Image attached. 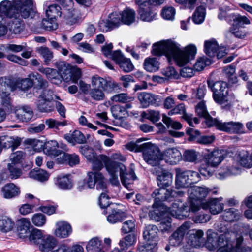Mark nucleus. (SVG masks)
I'll return each mask as SVG.
<instances>
[{
  "instance_id": "1",
  "label": "nucleus",
  "mask_w": 252,
  "mask_h": 252,
  "mask_svg": "<svg viewBox=\"0 0 252 252\" xmlns=\"http://www.w3.org/2000/svg\"><path fill=\"white\" fill-rule=\"evenodd\" d=\"M0 12L14 19L9 23L10 31L20 33L23 29V23L20 17L26 19L39 17L33 0H5L0 3Z\"/></svg>"
},
{
  "instance_id": "2",
  "label": "nucleus",
  "mask_w": 252,
  "mask_h": 252,
  "mask_svg": "<svg viewBox=\"0 0 252 252\" xmlns=\"http://www.w3.org/2000/svg\"><path fill=\"white\" fill-rule=\"evenodd\" d=\"M216 228L222 234L219 235L211 229L207 231L205 245L209 250L212 251L218 248L216 252H252L250 247L241 248L243 241L241 236L237 239L236 247H233L232 239L233 233L225 224L218 223L216 225Z\"/></svg>"
},
{
  "instance_id": "3",
  "label": "nucleus",
  "mask_w": 252,
  "mask_h": 252,
  "mask_svg": "<svg viewBox=\"0 0 252 252\" xmlns=\"http://www.w3.org/2000/svg\"><path fill=\"white\" fill-rule=\"evenodd\" d=\"M152 53L156 56L164 55L169 63L174 61L177 65L182 66L194 58L196 48L194 45H189L182 50L176 42L161 41L153 45Z\"/></svg>"
},
{
  "instance_id": "4",
  "label": "nucleus",
  "mask_w": 252,
  "mask_h": 252,
  "mask_svg": "<svg viewBox=\"0 0 252 252\" xmlns=\"http://www.w3.org/2000/svg\"><path fill=\"white\" fill-rule=\"evenodd\" d=\"M210 190L205 187L192 186L188 190L189 209L181 201L176 200L166 211L178 219H183L189 216V211L195 213L201 208V201L205 198Z\"/></svg>"
},
{
  "instance_id": "5",
  "label": "nucleus",
  "mask_w": 252,
  "mask_h": 252,
  "mask_svg": "<svg viewBox=\"0 0 252 252\" xmlns=\"http://www.w3.org/2000/svg\"><path fill=\"white\" fill-rule=\"evenodd\" d=\"M152 172L157 175V183L160 187V189L155 190L152 193V196L155 197V202L153 205L154 207L158 208L164 205L162 202L172 201L175 198L181 196L184 194L181 191L165 189L172 184L173 175L170 172L164 169L161 166L154 167Z\"/></svg>"
},
{
  "instance_id": "6",
  "label": "nucleus",
  "mask_w": 252,
  "mask_h": 252,
  "mask_svg": "<svg viewBox=\"0 0 252 252\" xmlns=\"http://www.w3.org/2000/svg\"><path fill=\"white\" fill-rule=\"evenodd\" d=\"M102 159L106 170L110 176L109 181L113 185L118 186L120 184L117 174L118 169L121 182L126 188L136 179V176L132 168H129L127 171L126 166L122 163L113 162L106 157H103Z\"/></svg>"
},
{
  "instance_id": "7",
  "label": "nucleus",
  "mask_w": 252,
  "mask_h": 252,
  "mask_svg": "<svg viewBox=\"0 0 252 252\" xmlns=\"http://www.w3.org/2000/svg\"><path fill=\"white\" fill-rule=\"evenodd\" d=\"M158 232V228L156 225L150 224L146 226L143 231V236L147 243L140 244L138 247V251L142 252H157Z\"/></svg>"
},
{
  "instance_id": "8",
  "label": "nucleus",
  "mask_w": 252,
  "mask_h": 252,
  "mask_svg": "<svg viewBox=\"0 0 252 252\" xmlns=\"http://www.w3.org/2000/svg\"><path fill=\"white\" fill-rule=\"evenodd\" d=\"M225 151L221 150H215L205 156L204 164L199 170L202 175L207 177L212 174L211 167H217L224 158Z\"/></svg>"
},
{
  "instance_id": "9",
  "label": "nucleus",
  "mask_w": 252,
  "mask_h": 252,
  "mask_svg": "<svg viewBox=\"0 0 252 252\" xmlns=\"http://www.w3.org/2000/svg\"><path fill=\"white\" fill-rule=\"evenodd\" d=\"M87 180L78 182L77 189L81 191L88 188L93 189L96 185V188L99 191H105L106 185L104 182V177L101 172L91 171L87 174Z\"/></svg>"
},
{
  "instance_id": "10",
  "label": "nucleus",
  "mask_w": 252,
  "mask_h": 252,
  "mask_svg": "<svg viewBox=\"0 0 252 252\" xmlns=\"http://www.w3.org/2000/svg\"><path fill=\"white\" fill-rule=\"evenodd\" d=\"M141 148L144 159L147 163L153 166V168L161 166L160 162L162 160V154L156 145L145 143L142 144Z\"/></svg>"
},
{
  "instance_id": "11",
  "label": "nucleus",
  "mask_w": 252,
  "mask_h": 252,
  "mask_svg": "<svg viewBox=\"0 0 252 252\" xmlns=\"http://www.w3.org/2000/svg\"><path fill=\"white\" fill-rule=\"evenodd\" d=\"M66 2L68 3L67 6L63 4L62 13L65 23L68 25H73L81 20L83 14L72 6L73 2L71 0H66Z\"/></svg>"
},
{
  "instance_id": "12",
  "label": "nucleus",
  "mask_w": 252,
  "mask_h": 252,
  "mask_svg": "<svg viewBox=\"0 0 252 252\" xmlns=\"http://www.w3.org/2000/svg\"><path fill=\"white\" fill-rule=\"evenodd\" d=\"M58 143L55 140L48 142L46 145L44 152L50 156L55 158V161L58 164L66 163L68 153H66L57 149Z\"/></svg>"
},
{
  "instance_id": "13",
  "label": "nucleus",
  "mask_w": 252,
  "mask_h": 252,
  "mask_svg": "<svg viewBox=\"0 0 252 252\" xmlns=\"http://www.w3.org/2000/svg\"><path fill=\"white\" fill-rule=\"evenodd\" d=\"M16 89L10 79L6 77H0V100H3L5 105L8 104L9 101H12L10 94Z\"/></svg>"
},
{
  "instance_id": "14",
  "label": "nucleus",
  "mask_w": 252,
  "mask_h": 252,
  "mask_svg": "<svg viewBox=\"0 0 252 252\" xmlns=\"http://www.w3.org/2000/svg\"><path fill=\"white\" fill-rule=\"evenodd\" d=\"M191 223L189 221L185 222L178 228L170 236L169 243L170 246H179L182 243L184 237L190 228Z\"/></svg>"
},
{
  "instance_id": "15",
  "label": "nucleus",
  "mask_w": 252,
  "mask_h": 252,
  "mask_svg": "<svg viewBox=\"0 0 252 252\" xmlns=\"http://www.w3.org/2000/svg\"><path fill=\"white\" fill-rule=\"evenodd\" d=\"M214 126L221 131L230 133L242 134L244 133V126L240 122L233 121L222 122L217 120Z\"/></svg>"
},
{
  "instance_id": "16",
  "label": "nucleus",
  "mask_w": 252,
  "mask_h": 252,
  "mask_svg": "<svg viewBox=\"0 0 252 252\" xmlns=\"http://www.w3.org/2000/svg\"><path fill=\"white\" fill-rule=\"evenodd\" d=\"M91 85L93 88H99L107 92H111L117 87V85L114 82L108 81L98 75L92 76Z\"/></svg>"
},
{
  "instance_id": "17",
  "label": "nucleus",
  "mask_w": 252,
  "mask_h": 252,
  "mask_svg": "<svg viewBox=\"0 0 252 252\" xmlns=\"http://www.w3.org/2000/svg\"><path fill=\"white\" fill-rule=\"evenodd\" d=\"M55 67L58 70L61 82H69L72 79V68L64 61H57L55 63Z\"/></svg>"
},
{
  "instance_id": "18",
  "label": "nucleus",
  "mask_w": 252,
  "mask_h": 252,
  "mask_svg": "<svg viewBox=\"0 0 252 252\" xmlns=\"http://www.w3.org/2000/svg\"><path fill=\"white\" fill-rule=\"evenodd\" d=\"M181 158V152L176 148H169L162 154V159L171 165L176 164Z\"/></svg>"
},
{
  "instance_id": "19",
  "label": "nucleus",
  "mask_w": 252,
  "mask_h": 252,
  "mask_svg": "<svg viewBox=\"0 0 252 252\" xmlns=\"http://www.w3.org/2000/svg\"><path fill=\"white\" fill-rule=\"evenodd\" d=\"M72 232L71 225L64 220H59L56 223L54 235L59 238H66Z\"/></svg>"
},
{
  "instance_id": "20",
  "label": "nucleus",
  "mask_w": 252,
  "mask_h": 252,
  "mask_svg": "<svg viewBox=\"0 0 252 252\" xmlns=\"http://www.w3.org/2000/svg\"><path fill=\"white\" fill-rule=\"evenodd\" d=\"M13 112L15 114L16 117L22 122H29L33 116L32 108L26 105L20 107H14V110Z\"/></svg>"
},
{
  "instance_id": "21",
  "label": "nucleus",
  "mask_w": 252,
  "mask_h": 252,
  "mask_svg": "<svg viewBox=\"0 0 252 252\" xmlns=\"http://www.w3.org/2000/svg\"><path fill=\"white\" fill-rule=\"evenodd\" d=\"M222 198H210L204 204L202 207L204 209H209L213 215L220 213L224 208V204L222 203Z\"/></svg>"
},
{
  "instance_id": "22",
  "label": "nucleus",
  "mask_w": 252,
  "mask_h": 252,
  "mask_svg": "<svg viewBox=\"0 0 252 252\" xmlns=\"http://www.w3.org/2000/svg\"><path fill=\"white\" fill-rule=\"evenodd\" d=\"M213 98L215 102L221 106L223 109L229 110L231 108L232 103L235 100L233 94L226 95L218 94L217 93H213Z\"/></svg>"
},
{
  "instance_id": "23",
  "label": "nucleus",
  "mask_w": 252,
  "mask_h": 252,
  "mask_svg": "<svg viewBox=\"0 0 252 252\" xmlns=\"http://www.w3.org/2000/svg\"><path fill=\"white\" fill-rule=\"evenodd\" d=\"M138 97L144 107H147L150 104L158 105V103L161 101L160 96L145 92L140 93Z\"/></svg>"
},
{
  "instance_id": "24",
  "label": "nucleus",
  "mask_w": 252,
  "mask_h": 252,
  "mask_svg": "<svg viewBox=\"0 0 252 252\" xmlns=\"http://www.w3.org/2000/svg\"><path fill=\"white\" fill-rule=\"evenodd\" d=\"M203 235L201 230H193L188 238L187 243L193 247H200L204 243Z\"/></svg>"
},
{
  "instance_id": "25",
  "label": "nucleus",
  "mask_w": 252,
  "mask_h": 252,
  "mask_svg": "<svg viewBox=\"0 0 252 252\" xmlns=\"http://www.w3.org/2000/svg\"><path fill=\"white\" fill-rule=\"evenodd\" d=\"M196 112L198 116L205 119L206 124L209 126H214L217 119H213L210 116L204 102L201 101L197 105Z\"/></svg>"
},
{
  "instance_id": "26",
  "label": "nucleus",
  "mask_w": 252,
  "mask_h": 252,
  "mask_svg": "<svg viewBox=\"0 0 252 252\" xmlns=\"http://www.w3.org/2000/svg\"><path fill=\"white\" fill-rule=\"evenodd\" d=\"M30 77L33 79V82L34 80H36L37 81V84L33 88V93H29L28 94H26V96L28 98H31L32 95H36L35 93L37 92L38 90L42 89L43 90L48 86L47 81L39 74L37 73H31Z\"/></svg>"
},
{
  "instance_id": "27",
  "label": "nucleus",
  "mask_w": 252,
  "mask_h": 252,
  "mask_svg": "<svg viewBox=\"0 0 252 252\" xmlns=\"http://www.w3.org/2000/svg\"><path fill=\"white\" fill-rule=\"evenodd\" d=\"M106 212L109 213L107 216V221L112 224H114L118 221H122L123 220L126 218L125 213L118 209H114L110 207L107 209Z\"/></svg>"
},
{
  "instance_id": "28",
  "label": "nucleus",
  "mask_w": 252,
  "mask_h": 252,
  "mask_svg": "<svg viewBox=\"0 0 252 252\" xmlns=\"http://www.w3.org/2000/svg\"><path fill=\"white\" fill-rule=\"evenodd\" d=\"M242 172V168L239 166H223L219 170L217 177L220 179H223L233 175H237Z\"/></svg>"
},
{
  "instance_id": "29",
  "label": "nucleus",
  "mask_w": 252,
  "mask_h": 252,
  "mask_svg": "<svg viewBox=\"0 0 252 252\" xmlns=\"http://www.w3.org/2000/svg\"><path fill=\"white\" fill-rule=\"evenodd\" d=\"M64 138L73 146L76 144H83L86 142L85 136L79 130H74L72 133L64 134Z\"/></svg>"
},
{
  "instance_id": "30",
  "label": "nucleus",
  "mask_w": 252,
  "mask_h": 252,
  "mask_svg": "<svg viewBox=\"0 0 252 252\" xmlns=\"http://www.w3.org/2000/svg\"><path fill=\"white\" fill-rule=\"evenodd\" d=\"M57 245L56 239L52 236L48 234L42 238V242L38 246L39 250L42 252H49L51 251Z\"/></svg>"
},
{
  "instance_id": "31",
  "label": "nucleus",
  "mask_w": 252,
  "mask_h": 252,
  "mask_svg": "<svg viewBox=\"0 0 252 252\" xmlns=\"http://www.w3.org/2000/svg\"><path fill=\"white\" fill-rule=\"evenodd\" d=\"M31 224L27 218H22L18 220L17 230L20 238H24L30 234Z\"/></svg>"
},
{
  "instance_id": "32",
  "label": "nucleus",
  "mask_w": 252,
  "mask_h": 252,
  "mask_svg": "<svg viewBox=\"0 0 252 252\" xmlns=\"http://www.w3.org/2000/svg\"><path fill=\"white\" fill-rule=\"evenodd\" d=\"M175 114L183 115V118L189 124V126H193L192 124V115H189L186 113L185 106L184 104H180L176 107L172 109L168 112L169 115H173Z\"/></svg>"
},
{
  "instance_id": "33",
  "label": "nucleus",
  "mask_w": 252,
  "mask_h": 252,
  "mask_svg": "<svg viewBox=\"0 0 252 252\" xmlns=\"http://www.w3.org/2000/svg\"><path fill=\"white\" fill-rule=\"evenodd\" d=\"M38 70L41 73L45 74L48 79L50 80L52 83L55 84L59 85L61 83V77L59 76L58 70L51 68H44L40 67Z\"/></svg>"
},
{
  "instance_id": "34",
  "label": "nucleus",
  "mask_w": 252,
  "mask_h": 252,
  "mask_svg": "<svg viewBox=\"0 0 252 252\" xmlns=\"http://www.w3.org/2000/svg\"><path fill=\"white\" fill-rule=\"evenodd\" d=\"M227 19L228 23L233 22L231 26L236 28L243 27L244 25H248L250 23L249 19L246 16L234 13H231Z\"/></svg>"
},
{
  "instance_id": "35",
  "label": "nucleus",
  "mask_w": 252,
  "mask_h": 252,
  "mask_svg": "<svg viewBox=\"0 0 252 252\" xmlns=\"http://www.w3.org/2000/svg\"><path fill=\"white\" fill-rule=\"evenodd\" d=\"M3 197L10 199L18 196L20 193L19 189L13 183L6 184L1 189Z\"/></svg>"
},
{
  "instance_id": "36",
  "label": "nucleus",
  "mask_w": 252,
  "mask_h": 252,
  "mask_svg": "<svg viewBox=\"0 0 252 252\" xmlns=\"http://www.w3.org/2000/svg\"><path fill=\"white\" fill-rule=\"evenodd\" d=\"M55 185L60 189L68 190L72 188L73 184L68 175L58 176L54 179Z\"/></svg>"
},
{
  "instance_id": "37",
  "label": "nucleus",
  "mask_w": 252,
  "mask_h": 252,
  "mask_svg": "<svg viewBox=\"0 0 252 252\" xmlns=\"http://www.w3.org/2000/svg\"><path fill=\"white\" fill-rule=\"evenodd\" d=\"M138 14L144 21L150 22L155 19L156 13L152 10L151 5L139 8Z\"/></svg>"
},
{
  "instance_id": "38",
  "label": "nucleus",
  "mask_w": 252,
  "mask_h": 252,
  "mask_svg": "<svg viewBox=\"0 0 252 252\" xmlns=\"http://www.w3.org/2000/svg\"><path fill=\"white\" fill-rule=\"evenodd\" d=\"M122 23L127 25H130L135 21L136 13L134 10L126 8L120 12Z\"/></svg>"
},
{
  "instance_id": "39",
  "label": "nucleus",
  "mask_w": 252,
  "mask_h": 252,
  "mask_svg": "<svg viewBox=\"0 0 252 252\" xmlns=\"http://www.w3.org/2000/svg\"><path fill=\"white\" fill-rule=\"evenodd\" d=\"M36 51L43 59L44 64L49 65L54 58L53 52L46 46L38 48Z\"/></svg>"
},
{
  "instance_id": "40",
  "label": "nucleus",
  "mask_w": 252,
  "mask_h": 252,
  "mask_svg": "<svg viewBox=\"0 0 252 252\" xmlns=\"http://www.w3.org/2000/svg\"><path fill=\"white\" fill-rule=\"evenodd\" d=\"M176 185L179 188H187L190 185L185 171L179 169L176 171Z\"/></svg>"
},
{
  "instance_id": "41",
  "label": "nucleus",
  "mask_w": 252,
  "mask_h": 252,
  "mask_svg": "<svg viewBox=\"0 0 252 252\" xmlns=\"http://www.w3.org/2000/svg\"><path fill=\"white\" fill-rule=\"evenodd\" d=\"M46 234H44L41 230L36 228L33 229L29 235V240L31 244L37 245L38 247L42 238L44 237Z\"/></svg>"
},
{
  "instance_id": "42",
  "label": "nucleus",
  "mask_w": 252,
  "mask_h": 252,
  "mask_svg": "<svg viewBox=\"0 0 252 252\" xmlns=\"http://www.w3.org/2000/svg\"><path fill=\"white\" fill-rule=\"evenodd\" d=\"M241 216L240 212L235 208L226 209L221 217L226 221H234L238 220Z\"/></svg>"
},
{
  "instance_id": "43",
  "label": "nucleus",
  "mask_w": 252,
  "mask_h": 252,
  "mask_svg": "<svg viewBox=\"0 0 252 252\" xmlns=\"http://www.w3.org/2000/svg\"><path fill=\"white\" fill-rule=\"evenodd\" d=\"M2 141H3V146L6 148H12V150L17 148L21 143L20 138L13 137L1 135Z\"/></svg>"
},
{
  "instance_id": "44",
  "label": "nucleus",
  "mask_w": 252,
  "mask_h": 252,
  "mask_svg": "<svg viewBox=\"0 0 252 252\" xmlns=\"http://www.w3.org/2000/svg\"><path fill=\"white\" fill-rule=\"evenodd\" d=\"M29 175L30 178L40 182L46 181L49 177V174L47 171L41 169L31 170L29 172Z\"/></svg>"
},
{
  "instance_id": "45",
  "label": "nucleus",
  "mask_w": 252,
  "mask_h": 252,
  "mask_svg": "<svg viewBox=\"0 0 252 252\" xmlns=\"http://www.w3.org/2000/svg\"><path fill=\"white\" fill-rule=\"evenodd\" d=\"M144 68L148 72H155L159 67V63L157 58H148L144 61Z\"/></svg>"
},
{
  "instance_id": "46",
  "label": "nucleus",
  "mask_w": 252,
  "mask_h": 252,
  "mask_svg": "<svg viewBox=\"0 0 252 252\" xmlns=\"http://www.w3.org/2000/svg\"><path fill=\"white\" fill-rule=\"evenodd\" d=\"M219 49V45L216 40L212 39L206 41L204 43V51L209 57H214Z\"/></svg>"
},
{
  "instance_id": "47",
  "label": "nucleus",
  "mask_w": 252,
  "mask_h": 252,
  "mask_svg": "<svg viewBox=\"0 0 252 252\" xmlns=\"http://www.w3.org/2000/svg\"><path fill=\"white\" fill-rule=\"evenodd\" d=\"M88 252H104L102 251L101 242L98 238H93L91 239L86 246Z\"/></svg>"
},
{
  "instance_id": "48",
  "label": "nucleus",
  "mask_w": 252,
  "mask_h": 252,
  "mask_svg": "<svg viewBox=\"0 0 252 252\" xmlns=\"http://www.w3.org/2000/svg\"><path fill=\"white\" fill-rule=\"evenodd\" d=\"M1 107H0V123L4 121L6 115L12 112L14 110V106L12 104V101H9V104L5 105L3 100H0Z\"/></svg>"
},
{
  "instance_id": "49",
  "label": "nucleus",
  "mask_w": 252,
  "mask_h": 252,
  "mask_svg": "<svg viewBox=\"0 0 252 252\" xmlns=\"http://www.w3.org/2000/svg\"><path fill=\"white\" fill-rule=\"evenodd\" d=\"M14 225V222L9 217L5 216L0 219V231L2 232L10 231Z\"/></svg>"
},
{
  "instance_id": "50",
  "label": "nucleus",
  "mask_w": 252,
  "mask_h": 252,
  "mask_svg": "<svg viewBox=\"0 0 252 252\" xmlns=\"http://www.w3.org/2000/svg\"><path fill=\"white\" fill-rule=\"evenodd\" d=\"M36 106L38 110L41 112H50L54 109V105L51 102L41 99H38L36 102Z\"/></svg>"
},
{
  "instance_id": "51",
  "label": "nucleus",
  "mask_w": 252,
  "mask_h": 252,
  "mask_svg": "<svg viewBox=\"0 0 252 252\" xmlns=\"http://www.w3.org/2000/svg\"><path fill=\"white\" fill-rule=\"evenodd\" d=\"M142 118L147 119L155 123L158 121L160 119V114L159 111L149 109L141 113Z\"/></svg>"
},
{
  "instance_id": "52",
  "label": "nucleus",
  "mask_w": 252,
  "mask_h": 252,
  "mask_svg": "<svg viewBox=\"0 0 252 252\" xmlns=\"http://www.w3.org/2000/svg\"><path fill=\"white\" fill-rule=\"evenodd\" d=\"M206 9L203 6L198 7L193 15V22L197 24L202 23L205 19Z\"/></svg>"
},
{
  "instance_id": "53",
  "label": "nucleus",
  "mask_w": 252,
  "mask_h": 252,
  "mask_svg": "<svg viewBox=\"0 0 252 252\" xmlns=\"http://www.w3.org/2000/svg\"><path fill=\"white\" fill-rule=\"evenodd\" d=\"M212 89L214 93L216 92L218 94L226 95L229 94V89L227 86L226 82H216L213 85Z\"/></svg>"
},
{
  "instance_id": "54",
  "label": "nucleus",
  "mask_w": 252,
  "mask_h": 252,
  "mask_svg": "<svg viewBox=\"0 0 252 252\" xmlns=\"http://www.w3.org/2000/svg\"><path fill=\"white\" fill-rule=\"evenodd\" d=\"M113 116L116 119H121L127 115V111L124 107L115 105L111 107Z\"/></svg>"
},
{
  "instance_id": "55",
  "label": "nucleus",
  "mask_w": 252,
  "mask_h": 252,
  "mask_svg": "<svg viewBox=\"0 0 252 252\" xmlns=\"http://www.w3.org/2000/svg\"><path fill=\"white\" fill-rule=\"evenodd\" d=\"M135 236L129 234L120 240L119 244L121 249L124 250L132 246L135 243Z\"/></svg>"
},
{
  "instance_id": "56",
  "label": "nucleus",
  "mask_w": 252,
  "mask_h": 252,
  "mask_svg": "<svg viewBox=\"0 0 252 252\" xmlns=\"http://www.w3.org/2000/svg\"><path fill=\"white\" fill-rule=\"evenodd\" d=\"M61 8L57 4H52L48 7L46 10V14L47 18L56 19L58 16H60L62 12L61 11Z\"/></svg>"
},
{
  "instance_id": "57",
  "label": "nucleus",
  "mask_w": 252,
  "mask_h": 252,
  "mask_svg": "<svg viewBox=\"0 0 252 252\" xmlns=\"http://www.w3.org/2000/svg\"><path fill=\"white\" fill-rule=\"evenodd\" d=\"M135 229V220L132 217H130L129 219L123 222L121 231L123 233L126 234L133 232Z\"/></svg>"
},
{
  "instance_id": "58",
  "label": "nucleus",
  "mask_w": 252,
  "mask_h": 252,
  "mask_svg": "<svg viewBox=\"0 0 252 252\" xmlns=\"http://www.w3.org/2000/svg\"><path fill=\"white\" fill-rule=\"evenodd\" d=\"M235 72V67L232 65L224 67L222 69V73L223 75L228 78L232 83H235L237 82V78L234 75Z\"/></svg>"
},
{
  "instance_id": "59",
  "label": "nucleus",
  "mask_w": 252,
  "mask_h": 252,
  "mask_svg": "<svg viewBox=\"0 0 252 252\" xmlns=\"http://www.w3.org/2000/svg\"><path fill=\"white\" fill-rule=\"evenodd\" d=\"M206 87L204 84H200L196 89L192 90V99H201L205 94Z\"/></svg>"
},
{
  "instance_id": "60",
  "label": "nucleus",
  "mask_w": 252,
  "mask_h": 252,
  "mask_svg": "<svg viewBox=\"0 0 252 252\" xmlns=\"http://www.w3.org/2000/svg\"><path fill=\"white\" fill-rule=\"evenodd\" d=\"M109 22L113 28L118 27L122 23L120 12H114L109 15L108 17Z\"/></svg>"
},
{
  "instance_id": "61",
  "label": "nucleus",
  "mask_w": 252,
  "mask_h": 252,
  "mask_svg": "<svg viewBox=\"0 0 252 252\" xmlns=\"http://www.w3.org/2000/svg\"><path fill=\"white\" fill-rule=\"evenodd\" d=\"M104 90L99 88H93L90 90L89 95L92 99L96 101H101L105 98Z\"/></svg>"
},
{
  "instance_id": "62",
  "label": "nucleus",
  "mask_w": 252,
  "mask_h": 252,
  "mask_svg": "<svg viewBox=\"0 0 252 252\" xmlns=\"http://www.w3.org/2000/svg\"><path fill=\"white\" fill-rule=\"evenodd\" d=\"M32 221L36 226L42 227L46 222V216L42 213H36L32 216Z\"/></svg>"
},
{
  "instance_id": "63",
  "label": "nucleus",
  "mask_w": 252,
  "mask_h": 252,
  "mask_svg": "<svg viewBox=\"0 0 252 252\" xmlns=\"http://www.w3.org/2000/svg\"><path fill=\"white\" fill-rule=\"evenodd\" d=\"M162 121L166 125L168 128L171 127L175 129H180L182 128V124L176 121H174L165 114L162 115Z\"/></svg>"
},
{
  "instance_id": "64",
  "label": "nucleus",
  "mask_w": 252,
  "mask_h": 252,
  "mask_svg": "<svg viewBox=\"0 0 252 252\" xmlns=\"http://www.w3.org/2000/svg\"><path fill=\"white\" fill-rule=\"evenodd\" d=\"M211 64V60L207 57H201L198 59L194 64V68L197 71L203 70L207 65Z\"/></svg>"
}]
</instances>
